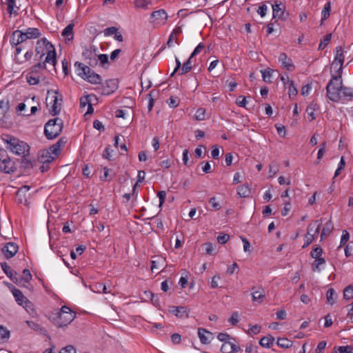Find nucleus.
<instances>
[{
    "label": "nucleus",
    "instance_id": "55",
    "mask_svg": "<svg viewBox=\"0 0 353 353\" xmlns=\"http://www.w3.org/2000/svg\"><path fill=\"white\" fill-rule=\"evenodd\" d=\"M275 127L279 135L281 137H285L286 134V130L285 126L281 124H276Z\"/></svg>",
    "mask_w": 353,
    "mask_h": 353
},
{
    "label": "nucleus",
    "instance_id": "53",
    "mask_svg": "<svg viewBox=\"0 0 353 353\" xmlns=\"http://www.w3.org/2000/svg\"><path fill=\"white\" fill-rule=\"evenodd\" d=\"M230 239V236L227 234L221 233L217 237V241L220 244L226 243Z\"/></svg>",
    "mask_w": 353,
    "mask_h": 353
},
{
    "label": "nucleus",
    "instance_id": "43",
    "mask_svg": "<svg viewBox=\"0 0 353 353\" xmlns=\"http://www.w3.org/2000/svg\"><path fill=\"white\" fill-rule=\"evenodd\" d=\"M9 337L10 331L3 325H0V343L8 339Z\"/></svg>",
    "mask_w": 353,
    "mask_h": 353
},
{
    "label": "nucleus",
    "instance_id": "17",
    "mask_svg": "<svg viewBox=\"0 0 353 353\" xmlns=\"http://www.w3.org/2000/svg\"><path fill=\"white\" fill-rule=\"evenodd\" d=\"M74 65L77 74L83 79L86 77L88 74H89L90 71L91 70L89 66L79 61H76Z\"/></svg>",
    "mask_w": 353,
    "mask_h": 353
},
{
    "label": "nucleus",
    "instance_id": "21",
    "mask_svg": "<svg viewBox=\"0 0 353 353\" xmlns=\"http://www.w3.org/2000/svg\"><path fill=\"white\" fill-rule=\"evenodd\" d=\"M272 13L274 18H279L281 20H285L288 17V13H285L284 10L281 8V4H278L275 2L272 5Z\"/></svg>",
    "mask_w": 353,
    "mask_h": 353
},
{
    "label": "nucleus",
    "instance_id": "46",
    "mask_svg": "<svg viewBox=\"0 0 353 353\" xmlns=\"http://www.w3.org/2000/svg\"><path fill=\"white\" fill-rule=\"evenodd\" d=\"M322 253V248L320 246H317L311 251L310 255L313 259H316L321 258Z\"/></svg>",
    "mask_w": 353,
    "mask_h": 353
},
{
    "label": "nucleus",
    "instance_id": "8",
    "mask_svg": "<svg viewBox=\"0 0 353 353\" xmlns=\"http://www.w3.org/2000/svg\"><path fill=\"white\" fill-rule=\"evenodd\" d=\"M45 69H46L45 63L38 62L32 65L26 74L27 82L31 85H37L41 77V70Z\"/></svg>",
    "mask_w": 353,
    "mask_h": 353
},
{
    "label": "nucleus",
    "instance_id": "11",
    "mask_svg": "<svg viewBox=\"0 0 353 353\" xmlns=\"http://www.w3.org/2000/svg\"><path fill=\"white\" fill-rule=\"evenodd\" d=\"M168 19V14L165 10L160 9L151 13L150 22L154 26L164 25Z\"/></svg>",
    "mask_w": 353,
    "mask_h": 353
},
{
    "label": "nucleus",
    "instance_id": "34",
    "mask_svg": "<svg viewBox=\"0 0 353 353\" xmlns=\"http://www.w3.org/2000/svg\"><path fill=\"white\" fill-rule=\"evenodd\" d=\"M22 306L32 316L37 315V311L34 308V305L30 300H27Z\"/></svg>",
    "mask_w": 353,
    "mask_h": 353
},
{
    "label": "nucleus",
    "instance_id": "49",
    "mask_svg": "<svg viewBox=\"0 0 353 353\" xmlns=\"http://www.w3.org/2000/svg\"><path fill=\"white\" fill-rule=\"evenodd\" d=\"M145 172L143 170H140L138 172V175H137V183L133 186V189H132V194L134 195L135 194V191H136V187H137V183H141L143 181L144 179H145Z\"/></svg>",
    "mask_w": 353,
    "mask_h": 353
},
{
    "label": "nucleus",
    "instance_id": "37",
    "mask_svg": "<svg viewBox=\"0 0 353 353\" xmlns=\"http://www.w3.org/2000/svg\"><path fill=\"white\" fill-rule=\"evenodd\" d=\"M331 11V3L330 2H327L324 6L323 10H322L321 14V23L323 22V21L326 20L330 14Z\"/></svg>",
    "mask_w": 353,
    "mask_h": 353
},
{
    "label": "nucleus",
    "instance_id": "47",
    "mask_svg": "<svg viewBox=\"0 0 353 353\" xmlns=\"http://www.w3.org/2000/svg\"><path fill=\"white\" fill-rule=\"evenodd\" d=\"M331 39H332V34H326L323 38V41H322L319 43V50H323L328 45Z\"/></svg>",
    "mask_w": 353,
    "mask_h": 353
},
{
    "label": "nucleus",
    "instance_id": "20",
    "mask_svg": "<svg viewBox=\"0 0 353 353\" xmlns=\"http://www.w3.org/2000/svg\"><path fill=\"white\" fill-rule=\"evenodd\" d=\"M54 159V156L52 155L46 150H41L39 152L38 161L42 164L49 163Z\"/></svg>",
    "mask_w": 353,
    "mask_h": 353
},
{
    "label": "nucleus",
    "instance_id": "50",
    "mask_svg": "<svg viewBox=\"0 0 353 353\" xmlns=\"http://www.w3.org/2000/svg\"><path fill=\"white\" fill-rule=\"evenodd\" d=\"M167 103L172 108H176L179 105V100L176 97H171L167 100Z\"/></svg>",
    "mask_w": 353,
    "mask_h": 353
},
{
    "label": "nucleus",
    "instance_id": "28",
    "mask_svg": "<svg viewBox=\"0 0 353 353\" xmlns=\"http://www.w3.org/2000/svg\"><path fill=\"white\" fill-rule=\"evenodd\" d=\"M74 27V24L73 23H70L68 24L62 31L61 35L65 37L67 40L71 41L73 39V28Z\"/></svg>",
    "mask_w": 353,
    "mask_h": 353
},
{
    "label": "nucleus",
    "instance_id": "24",
    "mask_svg": "<svg viewBox=\"0 0 353 353\" xmlns=\"http://www.w3.org/2000/svg\"><path fill=\"white\" fill-rule=\"evenodd\" d=\"M193 59L194 57L190 56L188 59L183 63L181 69L179 73V75H183L191 71L193 67V62L194 61Z\"/></svg>",
    "mask_w": 353,
    "mask_h": 353
},
{
    "label": "nucleus",
    "instance_id": "2",
    "mask_svg": "<svg viewBox=\"0 0 353 353\" xmlns=\"http://www.w3.org/2000/svg\"><path fill=\"white\" fill-rule=\"evenodd\" d=\"M34 60L55 66L57 63V53L54 46L46 38L37 40L35 48Z\"/></svg>",
    "mask_w": 353,
    "mask_h": 353
},
{
    "label": "nucleus",
    "instance_id": "12",
    "mask_svg": "<svg viewBox=\"0 0 353 353\" xmlns=\"http://www.w3.org/2000/svg\"><path fill=\"white\" fill-rule=\"evenodd\" d=\"M19 247L17 243L9 242L1 248V252L7 259L12 258L18 252Z\"/></svg>",
    "mask_w": 353,
    "mask_h": 353
},
{
    "label": "nucleus",
    "instance_id": "15",
    "mask_svg": "<svg viewBox=\"0 0 353 353\" xmlns=\"http://www.w3.org/2000/svg\"><path fill=\"white\" fill-rule=\"evenodd\" d=\"M170 312L179 318H188L189 316V310L183 306H172Z\"/></svg>",
    "mask_w": 353,
    "mask_h": 353
},
{
    "label": "nucleus",
    "instance_id": "25",
    "mask_svg": "<svg viewBox=\"0 0 353 353\" xmlns=\"http://www.w3.org/2000/svg\"><path fill=\"white\" fill-rule=\"evenodd\" d=\"M12 294L15 299V301L17 303L20 305H23L25 302L28 300L21 292V291L19 289L14 288L12 291Z\"/></svg>",
    "mask_w": 353,
    "mask_h": 353
},
{
    "label": "nucleus",
    "instance_id": "14",
    "mask_svg": "<svg viewBox=\"0 0 353 353\" xmlns=\"http://www.w3.org/2000/svg\"><path fill=\"white\" fill-rule=\"evenodd\" d=\"M1 267L3 272L13 283L19 284V277L17 276V272L12 270L6 262L1 263Z\"/></svg>",
    "mask_w": 353,
    "mask_h": 353
},
{
    "label": "nucleus",
    "instance_id": "16",
    "mask_svg": "<svg viewBox=\"0 0 353 353\" xmlns=\"http://www.w3.org/2000/svg\"><path fill=\"white\" fill-rule=\"evenodd\" d=\"M279 61L281 63L282 67L288 71H293L295 69L292 59L289 58L285 53L280 54Z\"/></svg>",
    "mask_w": 353,
    "mask_h": 353
},
{
    "label": "nucleus",
    "instance_id": "5",
    "mask_svg": "<svg viewBox=\"0 0 353 353\" xmlns=\"http://www.w3.org/2000/svg\"><path fill=\"white\" fill-rule=\"evenodd\" d=\"M76 314L68 306H62L61 309L55 310L50 319L52 323L59 327L68 325L75 318Z\"/></svg>",
    "mask_w": 353,
    "mask_h": 353
},
{
    "label": "nucleus",
    "instance_id": "59",
    "mask_svg": "<svg viewBox=\"0 0 353 353\" xmlns=\"http://www.w3.org/2000/svg\"><path fill=\"white\" fill-rule=\"evenodd\" d=\"M117 30H118V29L116 27H114V26L107 28L103 31L104 35L105 37H109V36H111L112 34L114 35V34L116 33V32Z\"/></svg>",
    "mask_w": 353,
    "mask_h": 353
},
{
    "label": "nucleus",
    "instance_id": "51",
    "mask_svg": "<svg viewBox=\"0 0 353 353\" xmlns=\"http://www.w3.org/2000/svg\"><path fill=\"white\" fill-rule=\"evenodd\" d=\"M228 321L232 325H236L239 321V314L238 312H234Z\"/></svg>",
    "mask_w": 353,
    "mask_h": 353
},
{
    "label": "nucleus",
    "instance_id": "62",
    "mask_svg": "<svg viewBox=\"0 0 353 353\" xmlns=\"http://www.w3.org/2000/svg\"><path fill=\"white\" fill-rule=\"evenodd\" d=\"M209 203L212 208L218 210L221 208V205L219 202L216 201V199L215 197H212L209 200Z\"/></svg>",
    "mask_w": 353,
    "mask_h": 353
},
{
    "label": "nucleus",
    "instance_id": "13",
    "mask_svg": "<svg viewBox=\"0 0 353 353\" xmlns=\"http://www.w3.org/2000/svg\"><path fill=\"white\" fill-rule=\"evenodd\" d=\"M17 170V166L14 161H12L10 157L8 159L0 162V171L6 174H12Z\"/></svg>",
    "mask_w": 353,
    "mask_h": 353
},
{
    "label": "nucleus",
    "instance_id": "32",
    "mask_svg": "<svg viewBox=\"0 0 353 353\" xmlns=\"http://www.w3.org/2000/svg\"><path fill=\"white\" fill-rule=\"evenodd\" d=\"M274 341V338L271 335H268L266 336L263 337L260 341L259 344L261 346L263 347H270Z\"/></svg>",
    "mask_w": 353,
    "mask_h": 353
},
{
    "label": "nucleus",
    "instance_id": "58",
    "mask_svg": "<svg viewBox=\"0 0 353 353\" xmlns=\"http://www.w3.org/2000/svg\"><path fill=\"white\" fill-rule=\"evenodd\" d=\"M219 148L218 145H215L212 147L211 150V156L214 159H218L219 158Z\"/></svg>",
    "mask_w": 353,
    "mask_h": 353
},
{
    "label": "nucleus",
    "instance_id": "45",
    "mask_svg": "<svg viewBox=\"0 0 353 353\" xmlns=\"http://www.w3.org/2000/svg\"><path fill=\"white\" fill-rule=\"evenodd\" d=\"M321 220H316L314 222V223H310L307 229V234H312L314 233V230L316 229V227H317L318 224L319 225V230L321 229Z\"/></svg>",
    "mask_w": 353,
    "mask_h": 353
},
{
    "label": "nucleus",
    "instance_id": "57",
    "mask_svg": "<svg viewBox=\"0 0 353 353\" xmlns=\"http://www.w3.org/2000/svg\"><path fill=\"white\" fill-rule=\"evenodd\" d=\"M205 48V45L203 43H200L193 50L190 56L194 57L196 55L199 54Z\"/></svg>",
    "mask_w": 353,
    "mask_h": 353
},
{
    "label": "nucleus",
    "instance_id": "6",
    "mask_svg": "<svg viewBox=\"0 0 353 353\" xmlns=\"http://www.w3.org/2000/svg\"><path fill=\"white\" fill-rule=\"evenodd\" d=\"M63 96L58 90H50L47 92L46 103L47 106L52 104L49 109L50 114L57 115L61 110Z\"/></svg>",
    "mask_w": 353,
    "mask_h": 353
},
{
    "label": "nucleus",
    "instance_id": "52",
    "mask_svg": "<svg viewBox=\"0 0 353 353\" xmlns=\"http://www.w3.org/2000/svg\"><path fill=\"white\" fill-rule=\"evenodd\" d=\"M261 72L262 74L263 80L265 82L270 83L271 81L270 77L272 76V70H261Z\"/></svg>",
    "mask_w": 353,
    "mask_h": 353
},
{
    "label": "nucleus",
    "instance_id": "10",
    "mask_svg": "<svg viewBox=\"0 0 353 353\" xmlns=\"http://www.w3.org/2000/svg\"><path fill=\"white\" fill-rule=\"evenodd\" d=\"M118 88V82L117 79H108L104 83H101L99 86L95 88V90L100 94L109 95Z\"/></svg>",
    "mask_w": 353,
    "mask_h": 353
},
{
    "label": "nucleus",
    "instance_id": "40",
    "mask_svg": "<svg viewBox=\"0 0 353 353\" xmlns=\"http://www.w3.org/2000/svg\"><path fill=\"white\" fill-rule=\"evenodd\" d=\"M206 118V110L203 108L197 109L194 114V119L196 121H203Z\"/></svg>",
    "mask_w": 353,
    "mask_h": 353
},
{
    "label": "nucleus",
    "instance_id": "18",
    "mask_svg": "<svg viewBox=\"0 0 353 353\" xmlns=\"http://www.w3.org/2000/svg\"><path fill=\"white\" fill-rule=\"evenodd\" d=\"M240 346L232 341L223 343L221 347L222 353H236L240 351Z\"/></svg>",
    "mask_w": 353,
    "mask_h": 353
},
{
    "label": "nucleus",
    "instance_id": "29",
    "mask_svg": "<svg viewBox=\"0 0 353 353\" xmlns=\"http://www.w3.org/2000/svg\"><path fill=\"white\" fill-rule=\"evenodd\" d=\"M251 190L247 184L239 185L237 188V194L241 198H245L250 196Z\"/></svg>",
    "mask_w": 353,
    "mask_h": 353
},
{
    "label": "nucleus",
    "instance_id": "41",
    "mask_svg": "<svg viewBox=\"0 0 353 353\" xmlns=\"http://www.w3.org/2000/svg\"><path fill=\"white\" fill-rule=\"evenodd\" d=\"M343 299L345 300L353 299V285H349L344 289Z\"/></svg>",
    "mask_w": 353,
    "mask_h": 353
},
{
    "label": "nucleus",
    "instance_id": "22",
    "mask_svg": "<svg viewBox=\"0 0 353 353\" xmlns=\"http://www.w3.org/2000/svg\"><path fill=\"white\" fill-rule=\"evenodd\" d=\"M165 259L161 256H153L151 260V270H158L165 265Z\"/></svg>",
    "mask_w": 353,
    "mask_h": 353
},
{
    "label": "nucleus",
    "instance_id": "64",
    "mask_svg": "<svg viewBox=\"0 0 353 353\" xmlns=\"http://www.w3.org/2000/svg\"><path fill=\"white\" fill-rule=\"evenodd\" d=\"M246 353H257V347L252 344H248L245 347Z\"/></svg>",
    "mask_w": 353,
    "mask_h": 353
},
{
    "label": "nucleus",
    "instance_id": "61",
    "mask_svg": "<svg viewBox=\"0 0 353 353\" xmlns=\"http://www.w3.org/2000/svg\"><path fill=\"white\" fill-rule=\"evenodd\" d=\"M236 103L239 107L245 108V105H246V103H247L246 98L245 97H243V96H239V97L236 98Z\"/></svg>",
    "mask_w": 353,
    "mask_h": 353
},
{
    "label": "nucleus",
    "instance_id": "23",
    "mask_svg": "<svg viewBox=\"0 0 353 353\" xmlns=\"http://www.w3.org/2000/svg\"><path fill=\"white\" fill-rule=\"evenodd\" d=\"M83 79L90 83L94 85H100L102 81L101 77L94 72L92 70L90 71L89 74H88Z\"/></svg>",
    "mask_w": 353,
    "mask_h": 353
},
{
    "label": "nucleus",
    "instance_id": "19",
    "mask_svg": "<svg viewBox=\"0 0 353 353\" xmlns=\"http://www.w3.org/2000/svg\"><path fill=\"white\" fill-rule=\"evenodd\" d=\"M198 336L202 344H209L212 339V334L204 328H199Z\"/></svg>",
    "mask_w": 353,
    "mask_h": 353
},
{
    "label": "nucleus",
    "instance_id": "60",
    "mask_svg": "<svg viewBox=\"0 0 353 353\" xmlns=\"http://www.w3.org/2000/svg\"><path fill=\"white\" fill-rule=\"evenodd\" d=\"M30 189V187L29 185H23L18 190L17 195L20 196H23L25 197L26 192H28Z\"/></svg>",
    "mask_w": 353,
    "mask_h": 353
},
{
    "label": "nucleus",
    "instance_id": "1",
    "mask_svg": "<svg viewBox=\"0 0 353 353\" xmlns=\"http://www.w3.org/2000/svg\"><path fill=\"white\" fill-rule=\"evenodd\" d=\"M325 89L327 97L333 102L345 103L353 99V88L343 85L341 74H332Z\"/></svg>",
    "mask_w": 353,
    "mask_h": 353
},
{
    "label": "nucleus",
    "instance_id": "44",
    "mask_svg": "<svg viewBox=\"0 0 353 353\" xmlns=\"http://www.w3.org/2000/svg\"><path fill=\"white\" fill-rule=\"evenodd\" d=\"M32 276L30 273V271L28 269H25L23 271V277L19 278V283L21 281L28 283L29 281H30L32 280Z\"/></svg>",
    "mask_w": 353,
    "mask_h": 353
},
{
    "label": "nucleus",
    "instance_id": "33",
    "mask_svg": "<svg viewBox=\"0 0 353 353\" xmlns=\"http://www.w3.org/2000/svg\"><path fill=\"white\" fill-rule=\"evenodd\" d=\"M8 6L7 10L10 15L14 14V16L18 14L19 8H17V10H14L16 7V0H6Z\"/></svg>",
    "mask_w": 353,
    "mask_h": 353
},
{
    "label": "nucleus",
    "instance_id": "42",
    "mask_svg": "<svg viewBox=\"0 0 353 353\" xmlns=\"http://www.w3.org/2000/svg\"><path fill=\"white\" fill-rule=\"evenodd\" d=\"M277 345L283 348H288L292 346V341L286 338H279Z\"/></svg>",
    "mask_w": 353,
    "mask_h": 353
},
{
    "label": "nucleus",
    "instance_id": "26",
    "mask_svg": "<svg viewBox=\"0 0 353 353\" xmlns=\"http://www.w3.org/2000/svg\"><path fill=\"white\" fill-rule=\"evenodd\" d=\"M265 291L262 288H259L258 290L252 292V298L254 302L257 301L261 303L265 298Z\"/></svg>",
    "mask_w": 353,
    "mask_h": 353
},
{
    "label": "nucleus",
    "instance_id": "63",
    "mask_svg": "<svg viewBox=\"0 0 353 353\" xmlns=\"http://www.w3.org/2000/svg\"><path fill=\"white\" fill-rule=\"evenodd\" d=\"M59 353H76V350L72 345H68L62 348Z\"/></svg>",
    "mask_w": 353,
    "mask_h": 353
},
{
    "label": "nucleus",
    "instance_id": "54",
    "mask_svg": "<svg viewBox=\"0 0 353 353\" xmlns=\"http://www.w3.org/2000/svg\"><path fill=\"white\" fill-rule=\"evenodd\" d=\"M173 163V160L171 159L167 158L166 159H164L163 161H161L159 162V165L163 168H169L172 164Z\"/></svg>",
    "mask_w": 353,
    "mask_h": 353
},
{
    "label": "nucleus",
    "instance_id": "35",
    "mask_svg": "<svg viewBox=\"0 0 353 353\" xmlns=\"http://www.w3.org/2000/svg\"><path fill=\"white\" fill-rule=\"evenodd\" d=\"M333 230V225L331 222V221H329L328 222H327L324 227L323 228L322 230H321V239H323L324 237L328 236L332 231Z\"/></svg>",
    "mask_w": 353,
    "mask_h": 353
},
{
    "label": "nucleus",
    "instance_id": "36",
    "mask_svg": "<svg viewBox=\"0 0 353 353\" xmlns=\"http://www.w3.org/2000/svg\"><path fill=\"white\" fill-rule=\"evenodd\" d=\"M286 89L288 90V95L290 99H294L298 94L297 88L295 87L293 81L289 83Z\"/></svg>",
    "mask_w": 353,
    "mask_h": 353
},
{
    "label": "nucleus",
    "instance_id": "3",
    "mask_svg": "<svg viewBox=\"0 0 353 353\" xmlns=\"http://www.w3.org/2000/svg\"><path fill=\"white\" fill-rule=\"evenodd\" d=\"M41 36V32L37 28H28L20 30H14L10 36V43L12 47H16L14 55L19 54L23 49L20 46L26 43L28 40L39 39Z\"/></svg>",
    "mask_w": 353,
    "mask_h": 353
},
{
    "label": "nucleus",
    "instance_id": "31",
    "mask_svg": "<svg viewBox=\"0 0 353 353\" xmlns=\"http://www.w3.org/2000/svg\"><path fill=\"white\" fill-rule=\"evenodd\" d=\"M96 50L97 48L94 46L91 47L90 49L85 48L82 52V56L85 60H88L92 58L93 57H97V54L95 53Z\"/></svg>",
    "mask_w": 353,
    "mask_h": 353
},
{
    "label": "nucleus",
    "instance_id": "27",
    "mask_svg": "<svg viewBox=\"0 0 353 353\" xmlns=\"http://www.w3.org/2000/svg\"><path fill=\"white\" fill-rule=\"evenodd\" d=\"M319 233V225L318 224L317 227L314 231L312 234H306L304 237V244L302 248H305L307 247L315 239L316 236Z\"/></svg>",
    "mask_w": 353,
    "mask_h": 353
},
{
    "label": "nucleus",
    "instance_id": "9",
    "mask_svg": "<svg viewBox=\"0 0 353 353\" xmlns=\"http://www.w3.org/2000/svg\"><path fill=\"white\" fill-rule=\"evenodd\" d=\"M344 51L341 46H337L335 48V56L333 62L331 64V75H342L343 64L344 62Z\"/></svg>",
    "mask_w": 353,
    "mask_h": 353
},
{
    "label": "nucleus",
    "instance_id": "48",
    "mask_svg": "<svg viewBox=\"0 0 353 353\" xmlns=\"http://www.w3.org/2000/svg\"><path fill=\"white\" fill-rule=\"evenodd\" d=\"M49 151V152L54 156L56 158L60 153L61 149L59 148V145H57L55 143L51 145L48 149L46 150Z\"/></svg>",
    "mask_w": 353,
    "mask_h": 353
},
{
    "label": "nucleus",
    "instance_id": "7",
    "mask_svg": "<svg viewBox=\"0 0 353 353\" xmlns=\"http://www.w3.org/2000/svg\"><path fill=\"white\" fill-rule=\"evenodd\" d=\"M63 123L61 119H50L45 125L44 134L48 139L52 140L59 136L63 130Z\"/></svg>",
    "mask_w": 353,
    "mask_h": 353
},
{
    "label": "nucleus",
    "instance_id": "38",
    "mask_svg": "<svg viewBox=\"0 0 353 353\" xmlns=\"http://www.w3.org/2000/svg\"><path fill=\"white\" fill-rule=\"evenodd\" d=\"M325 263V260L324 258L321 257L319 259H316L312 263V269L313 272L320 271V266L323 264Z\"/></svg>",
    "mask_w": 353,
    "mask_h": 353
},
{
    "label": "nucleus",
    "instance_id": "56",
    "mask_svg": "<svg viewBox=\"0 0 353 353\" xmlns=\"http://www.w3.org/2000/svg\"><path fill=\"white\" fill-rule=\"evenodd\" d=\"M217 339L223 343L231 341V337L227 333H219L217 336Z\"/></svg>",
    "mask_w": 353,
    "mask_h": 353
},
{
    "label": "nucleus",
    "instance_id": "39",
    "mask_svg": "<svg viewBox=\"0 0 353 353\" xmlns=\"http://www.w3.org/2000/svg\"><path fill=\"white\" fill-rule=\"evenodd\" d=\"M335 290L333 288H330L326 292L327 303L331 305L335 303Z\"/></svg>",
    "mask_w": 353,
    "mask_h": 353
},
{
    "label": "nucleus",
    "instance_id": "30",
    "mask_svg": "<svg viewBox=\"0 0 353 353\" xmlns=\"http://www.w3.org/2000/svg\"><path fill=\"white\" fill-rule=\"evenodd\" d=\"M317 109V105L314 103H311L306 108V112L307 114V118L310 121H312L315 119L314 112Z\"/></svg>",
    "mask_w": 353,
    "mask_h": 353
},
{
    "label": "nucleus",
    "instance_id": "4",
    "mask_svg": "<svg viewBox=\"0 0 353 353\" xmlns=\"http://www.w3.org/2000/svg\"><path fill=\"white\" fill-rule=\"evenodd\" d=\"M1 139L8 145V150L17 155L22 156L24 158L23 162L31 165V163L26 159L30 152V146L28 143L10 134H3Z\"/></svg>",
    "mask_w": 353,
    "mask_h": 353
}]
</instances>
